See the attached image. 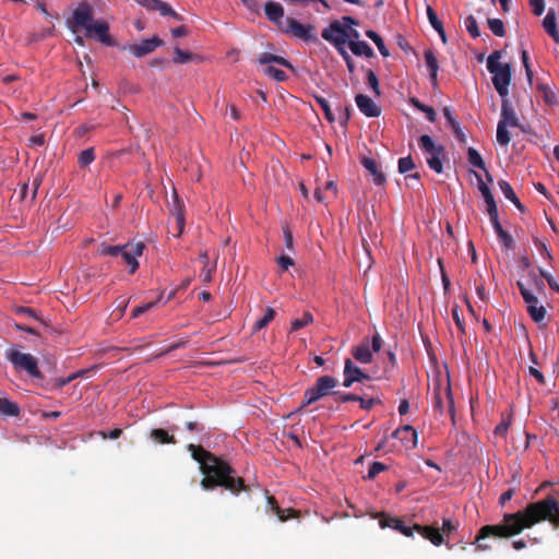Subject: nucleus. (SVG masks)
<instances>
[{
	"instance_id": "1",
	"label": "nucleus",
	"mask_w": 559,
	"mask_h": 559,
	"mask_svg": "<svg viewBox=\"0 0 559 559\" xmlns=\"http://www.w3.org/2000/svg\"><path fill=\"white\" fill-rule=\"evenodd\" d=\"M543 521H548L555 527L559 526V501L552 496L531 502L518 512L506 513L499 524L480 527L474 542L475 549L488 550L491 546L485 543L487 538H509Z\"/></svg>"
},
{
	"instance_id": "2",
	"label": "nucleus",
	"mask_w": 559,
	"mask_h": 559,
	"mask_svg": "<svg viewBox=\"0 0 559 559\" xmlns=\"http://www.w3.org/2000/svg\"><path fill=\"white\" fill-rule=\"evenodd\" d=\"M187 448L192 459L200 464V471L204 475L200 485L204 490L222 487L237 495L248 489L243 478L237 476L236 471L225 460L205 450L202 445L190 443Z\"/></svg>"
},
{
	"instance_id": "3",
	"label": "nucleus",
	"mask_w": 559,
	"mask_h": 559,
	"mask_svg": "<svg viewBox=\"0 0 559 559\" xmlns=\"http://www.w3.org/2000/svg\"><path fill=\"white\" fill-rule=\"evenodd\" d=\"M502 52L495 50L487 59V70L492 74V84L501 98L509 95V86L512 80V67L510 63H501Z\"/></svg>"
},
{
	"instance_id": "4",
	"label": "nucleus",
	"mask_w": 559,
	"mask_h": 559,
	"mask_svg": "<svg viewBox=\"0 0 559 559\" xmlns=\"http://www.w3.org/2000/svg\"><path fill=\"white\" fill-rule=\"evenodd\" d=\"M337 385V380L332 376H321L317 379L316 383L307 389L304 393V400L299 407L302 409L320 399L333 395V389Z\"/></svg>"
},
{
	"instance_id": "5",
	"label": "nucleus",
	"mask_w": 559,
	"mask_h": 559,
	"mask_svg": "<svg viewBox=\"0 0 559 559\" xmlns=\"http://www.w3.org/2000/svg\"><path fill=\"white\" fill-rule=\"evenodd\" d=\"M5 358L13 365L15 370L25 371L33 378H43L37 359L33 355L22 353L16 348H10L5 353Z\"/></svg>"
},
{
	"instance_id": "6",
	"label": "nucleus",
	"mask_w": 559,
	"mask_h": 559,
	"mask_svg": "<svg viewBox=\"0 0 559 559\" xmlns=\"http://www.w3.org/2000/svg\"><path fill=\"white\" fill-rule=\"evenodd\" d=\"M418 145L424 153L430 155L427 157L429 168L437 174H441L443 171L441 157L445 154L444 147L442 145H437L432 138L427 134H424L418 139Z\"/></svg>"
},
{
	"instance_id": "7",
	"label": "nucleus",
	"mask_w": 559,
	"mask_h": 559,
	"mask_svg": "<svg viewBox=\"0 0 559 559\" xmlns=\"http://www.w3.org/2000/svg\"><path fill=\"white\" fill-rule=\"evenodd\" d=\"M516 286L520 290L523 300L526 304V310L532 320L536 323L544 321L547 311L544 306H538L537 296H535L533 290L528 288L522 281H518Z\"/></svg>"
},
{
	"instance_id": "8",
	"label": "nucleus",
	"mask_w": 559,
	"mask_h": 559,
	"mask_svg": "<svg viewBox=\"0 0 559 559\" xmlns=\"http://www.w3.org/2000/svg\"><path fill=\"white\" fill-rule=\"evenodd\" d=\"M95 22L93 8L87 1H82L74 9L72 17L68 21L69 27L72 32L79 29H86L90 25Z\"/></svg>"
},
{
	"instance_id": "9",
	"label": "nucleus",
	"mask_w": 559,
	"mask_h": 559,
	"mask_svg": "<svg viewBox=\"0 0 559 559\" xmlns=\"http://www.w3.org/2000/svg\"><path fill=\"white\" fill-rule=\"evenodd\" d=\"M432 406L440 415H443L447 408L450 416L454 418L455 407L450 383H448L444 389H442L441 385L433 388Z\"/></svg>"
},
{
	"instance_id": "10",
	"label": "nucleus",
	"mask_w": 559,
	"mask_h": 559,
	"mask_svg": "<svg viewBox=\"0 0 559 559\" xmlns=\"http://www.w3.org/2000/svg\"><path fill=\"white\" fill-rule=\"evenodd\" d=\"M283 33L290 34L292 36L302 39L305 41H317L318 37L314 34V26L311 24H301L293 17L285 19V25L282 28Z\"/></svg>"
},
{
	"instance_id": "11",
	"label": "nucleus",
	"mask_w": 559,
	"mask_h": 559,
	"mask_svg": "<svg viewBox=\"0 0 559 559\" xmlns=\"http://www.w3.org/2000/svg\"><path fill=\"white\" fill-rule=\"evenodd\" d=\"M321 36L323 39L331 43L337 51L344 49L346 44H348L347 29L340 21L331 22V24L322 31Z\"/></svg>"
},
{
	"instance_id": "12",
	"label": "nucleus",
	"mask_w": 559,
	"mask_h": 559,
	"mask_svg": "<svg viewBox=\"0 0 559 559\" xmlns=\"http://www.w3.org/2000/svg\"><path fill=\"white\" fill-rule=\"evenodd\" d=\"M85 36L95 38L106 46H114L115 40L109 35V24L106 21L97 20L85 29Z\"/></svg>"
},
{
	"instance_id": "13",
	"label": "nucleus",
	"mask_w": 559,
	"mask_h": 559,
	"mask_svg": "<svg viewBox=\"0 0 559 559\" xmlns=\"http://www.w3.org/2000/svg\"><path fill=\"white\" fill-rule=\"evenodd\" d=\"M343 376V385L345 388H350L355 382L370 380V376L356 366L350 358H346L344 361Z\"/></svg>"
},
{
	"instance_id": "14",
	"label": "nucleus",
	"mask_w": 559,
	"mask_h": 559,
	"mask_svg": "<svg viewBox=\"0 0 559 559\" xmlns=\"http://www.w3.org/2000/svg\"><path fill=\"white\" fill-rule=\"evenodd\" d=\"M143 250H144L143 242L123 246V250L120 252L119 257H121L122 262L130 267L129 273L133 274L138 270L139 262H138L136 258L142 255Z\"/></svg>"
},
{
	"instance_id": "15",
	"label": "nucleus",
	"mask_w": 559,
	"mask_h": 559,
	"mask_svg": "<svg viewBox=\"0 0 559 559\" xmlns=\"http://www.w3.org/2000/svg\"><path fill=\"white\" fill-rule=\"evenodd\" d=\"M163 44V40L158 36H153L152 38L144 39L139 44L129 45L124 49H127L134 57L142 58L153 52L157 47H160Z\"/></svg>"
},
{
	"instance_id": "16",
	"label": "nucleus",
	"mask_w": 559,
	"mask_h": 559,
	"mask_svg": "<svg viewBox=\"0 0 559 559\" xmlns=\"http://www.w3.org/2000/svg\"><path fill=\"white\" fill-rule=\"evenodd\" d=\"M379 524L382 528H384V527L393 528L407 537L413 536L414 531H415L414 526L413 527L407 526L405 524V522L402 521L401 519L395 518V516L385 515V514L380 515Z\"/></svg>"
},
{
	"instance_id": "17",
	"label": "nucleus",
	"mask_w": 559,
	"mask_h": 559,
	"mask_svg": "<svg viewBox=\"0 0 559 559\" xmlns=\"http://www.w3.org/2000/svg\"><path fill=\"white\" fill-rule=\"evenodd\" d=\"M355 102L360 112L366 117L374 118L380 116L381 108L369 96L365 94H357Z\"/></svg>"
},
{
	"instance_id": "18",
	"label": "nucleus",
	"mask_w": 559,
	"mask_h": 559,
	"mask_svg": "<svg viewBox=\"0 0 559 559\" xmlns=\"http://www.w3.org/2000/svg\"><path fill=\"white\" fill-rule=\"evenodd\" d=\"M264 12L267 20L276 24L282 31L285 25L283 7L278 2L270 1L265 3Z\"/></svg>"
},
{
	"instance_id": "19",
	"label": "nucleus",
	"mask_w": 559,
	"mask_h": 559,
	"mask_svg": "<svg viewBox=\"0 0 559 559\" xmlns=\"http://www.w3.org/2000/svg\"><path fill=\"white\" fill-rule=\"evenodd\" d=\"M144 8L151 11H158L163 16H173L178 21L182 20V16L173 10V8L162 0H144L141 3Z\"/></svg>"
},
{
	"instance_id": "20",
	"label": "nucleus",
	"mask_w": 559,
	"mask_h": 559,
	"mask_svg": "<svg viewBox=\"0 0 559 559\" xmlns=\"http://www.w3.org/2000/svg\"><path fill=\"white\" fill-rule=\"evenodd\" d=\"M169 211L176 219L178 236H180L185 228V205L179 200L176 191L174 192L173 202L169 204Z\"/></svg>"
},
{
	"instance_id": "21",
	"label": "nucleus",
	"mask_w": 559,
	"mask_h": 559,
	"mask_svg": "<svg viewBox=\"0 0 559 559\" xmlns=\"http://www.w3.org/2000/svg\"><path fill=\"white\" fill-rule=\"evenodd\" d=\"M350 353L360 364L367 365L372 362L373 354L368 338H365L359 345L353 347Z\"/></svg>"
},
{
	"instance_id": "22",
	"label": "nucleus",
	"mask_w": 559,
	"mask_h": 559,
	"mask_svg": "<svg viewBox=\"0 0 559 559\" xmlns=\"http://www.w3.org/2000/svg\"><path fill=\"white\" fill-rule=\"evenodd\" d=\"M392 437L404 441L407 448L414 449L417 445V431L409 425L397 428Z\"/></svg>"
},
{
	"instance_id": "23",
	"label": "nucleus",
	"mask_w": 559,
	"mask_h": 559,
	"mask_svg": "<svg viewBox=\"0 0 559 559\" xmlns=\"http://www.w3.org/2000/svg\"><path fill=\"white\" fill-rule=\"evenodd\" d=\"M415 531H417L424 538L428 539L435 546H440L443 543V535L438 527L435 526H423L415 524Z\"/></svg>"
},
{
	"instance_id": "24",
	"label": "nucleus",
	"mask_w": 559,
	"mask_h": 559,
	"mask_svg": "<svg viewBox=\"0 0 559 559\" xmlns=\"http://www.w3.org/2000/svg\"><path fill=\"white\" fill-rule=\"evenodd\" d=\"M501 99H502L501 116H500L499 122H503V124H507L510 127H519L520 126L519 119L516 117V114H515L511 103L509 102V99L507 97L501 98Z\"/></svg>"
},
{
	"instance_id": "25",
	"label": "nucleus",
	"mask_w": 559,
	"mask_h": 559,
	"mask_svg": "<svg viewBox=\"0 0 559 559\" xmlns=\"http://www.w3.org/2000/svg\"><path fill=\"white\" fill-rule=\"evenodd\" d=\"M478 182V189L485 200L486 206H487V213H491L495 211H498L497 203L495 201V198L491 193L490 188L484 182L480 175L477 173H474Z\"/></svg>"
},
{
	"instance_id": "26",
	"label": "nucleus",
	"mask_w": 559,
	"mask_h": 559,
	"mask_svg": "<svg viewBox=\"0 0 559 559\" xmlns=\"http://www.w3.org/2000/svg\"><path fill=\"white\" fill-rule=\"evenodd\" d=\"M361 165L373 177L372 180H373L374 185L382 186L385 182V180H386L385 175L381 170H379L378 164L374 159L364 157L361 159Z\"/></svg>"
},
{
	"instance_id": "27",
	"label": "nucleus",
	"mask_w": 559,
	"mask_h": 559,
	"mask_svg": "<svg viewBox=\"0 0 559 559\" xmlns=\"http://www.w3.org/2000/svg\"><path fill=\"white\" fill-rule=\"evenodd\" d=\"M426 66L429 70L430 82L433 87L438 84L439 63L435 52L431 49L425 50L424 53Z\"/></svg>"
},
{
	"instance_id": "28",
	"label": "nucleus",
	"mask_w": 559,
	"mask_h": 559,
	"mask_svg": "<svg viewBox=\"0 0 559 559\" xmlns=\"http://www.w3.org/2000/svg\"><path fill=\"white\" fill-rule=\"evenodd\" d=\"M267 504H269L270 509L272 510V512L277 515V518L281 522H285L289 518L297 516L296 511L293 509L283 510L278 506L276 499L273 496L267 497Z\"/></svg>"
},
{
	"instance_id": "29",
	"label": "nucleus",
	"mask_w": 559,
	"mask_h": 559,
	"mask_svg": "<svg viewBox=\"0 0 559 559\" xmlns=\"http://www.w3.org/2000/svg\"><path fill=\"white\" fill-rule=\"evenodd\" d=\"M498 185H499L501 192L506 197V199L511 201L516 206L518 210H520L521 212H524L525 209H524L523 204L521 203V201L519 200V198L516 197L511 185L507 180H502V179L499 180Z\"/></svg>"
},
{
	"instance_id": "30",
	"label": "nucleus",
	"mask_w": 559,
	"mask_h": 559,
	"mask_svg": "<svg viewBox=\"0 0 559 559\" xmlns=\"http://www.w3.org/2000/svg\"><path fill=\"white\" fill-rule=\"evenodd\" d=\"M467 159H468V163L472 166L477 167V168L486 171V176H487L488 181H492V177L487 171L485 162H484L481 155L478 153V151L476 148L468 147V150H467Z\"/></svg>"
},
{
	"instance_id": "31",
	"label": "nucleus",
	"mask_w": 559,
	"mask_h": 559,
	"mask_svg": "<svg viewBox=\"0 0 559 559\" xmlns=\"http://www.w3.org/2000/svg\"><path fill=\"white\" fill-rule=\"evenodd\" d=\"M151 439L160 444H175L177 440L174 435L162 428L153 429L150 433Z\"/></svg>"
},
{
	"instance_id": "32",
	"label": "nucleus",
	"mask_w": 559,
	"mask_h": 559,
	"mask_svg": "<svg viewBox=\"0 0 559 559\" xmlns=\"http://www.w3.org/2000/svg\"><path fill=\"white\" fill-rule=\"evenodd\" d=\"M20 412V406L16 403L5 397H0V416L17 417Z\"/></svg>"
},
{
	"instance_id": "33",
	"label": "nucleus",
	"mask_w": 559,
	"mask_h": 559,
	"mask_svg": "<svg viewBox=\"0 0 559 559\" xmlns=\"http://www.w3.org/2000/svg\"><path fill=\"white\" fill-rule=\"evenodd\" d=\"M348 47L356 56L372 58L374 56L372 48L366 41L350 40Z\"/></svg>"
},
{
	"instance_id": "34",
	"label": "nucleus",
	"mask_w": 559,
	"mask_h": 559,
	"mask_svg": "<svg viewBox=\"0 0 559 559\" xmlns=\"http://www.w3.org/2000/svg\"><path fill=\"white\" fill-rule=\"evenodd\" d=\"M525 285L532 290L535 289L539 294L545 293L544 278L540 276V273L537 274L534 270L528 271Z\"/></svg>"
},
{
	"instance_id": "35",
	"label": "nucleus",
	"mask_w": 559,
	"mask_h": 559,
	"mask_svg": "<svg viewBox=\"0 0 559 559\" xmlns=\"http://www.w3.org/2000/svg\"><path fill=\"white\" fill-rule=\"evenodd\" d=\"M258 61L261 64H270V63L274 62V63H277L283 67L294 70L292 63L287 59H285L281 56L273 55L271 52H263L262 55H260Z\"/></svg>"
},
{
	"instance_id": "36",
	"label": "nucleus",
	"mask_w": 559,
	"mask_h": 559,
	"mask_svg": "<svg viewBox=\"0 0 559 559\" xmlns=\"http://www.w3.org/2000/svg\"><path fill=\"white\" fill-rule=\"evenodd\" d=\"M543 27L549 36H555L557 31V17L554 9H549L546 16L543 20Z\"/></svg>"
},
{
	"instance_id": "37",
	"label": "nucleus",
	"mask_w": 559,
	"mask_h": 559,
	"mask_svg": "<svg viewBox=\"0 0 559 559\" xmlns=\"http://www.w3.org/2000/svg\"><path fill=\"white\" fill-rule=\"evenodd\" d=\"M366 36L368 38H370L374 43V45L377 46L379 52L383 57H389L390 56V52H389V50H388L383 39L381 38V36L377 32H374L372 29H368V31H366Z\"/></svg>"
},
{
	"instance_id": "38",
	"label": "nucleus",
	"mask_w": 559,
	"mask_h": 559,
	"mask_svg": "<svg viewBox=\"0 0 559 559\" xmlns=\"http://www.w3.org/2000/svg\"><path fill=\"white\" fill-rule=\"evenodd\" d=\"M411 104L418 110L425 112L426 115V118L428 121L430 122H435L436 121V111L432 107L430 106H427L425 104H423L420 100H418L417 98H411Z\"/></svg>"
},
{
	"instance_id": "39",
	"label": "nucleus",
	"mask_w": 559,
	"mask_h": 559,
	"mask_svg": "<svg viewBox=\"0 0 559 559\" xmlns=\"http://www.w3.org/2000/svg\"><path fill=\"white\" fill-rule=\"evenodd\" d=\"M275 314V310L271 307H267L264 316L261 319L257 320V322L254 323L253 331H260L267 326V324L274 320Z\"/></svg>"
},
{
	"instance_id": "40",
	"label": "nucleus",
	"mask_w": 559,
	"mask_h": 559,
	"mask_svg": "<svg viewBox=\"0 0 559 559\" xmlns=\"http://www.w3.org/2000/svg\"><path fill=\"white\" fill-rule=\"evenodd\" d=\"M314 100L316 103L320 106V108L322 109L323 114H324V117L325 119L329 121V122H334L335 121V117H334V114L331 109V106L328 102V99H325L324 97L322 96H319V95H314Z\"/></svg>"
},
{
	"instance_id": "41",
	"label": "nucleus",
	"mask_w": 559,
	"mask_h": 559,
	"mask_svg": "<svg viewBox=\"0 0 559 559\" xmlns=\"http://www.w3.org/2000/svg\"><path fill=\"white\" fill-rule=\"evenodd\" d=\"M313 322V316L306 311L300 319H295L290 324V332H296Z\"/></svg>"
},
{
	"instance_id": "42",
	"label": "nucleus",
	"mask_w": 559,
	"mask_h": 559,
	"mask_svg": "<svg viewBox=\"0 0 559 559\" xmlns=\"http://www.w3.org/2000/svg\"><path fill=\"white\" fill-rule=\"evenodd\" d=\"M122 250L123 246H111L103 242L98 246L97 253L100 255L119 257Z\"/></svg>"
},
{
	"instance_id": "43",
	"label": "nucleus",
	"mask_w": 559,
	"mask_h": 559,
	"mask_svg": "<svg viewBox=\"0 0 559 559\" xmlns=\"http://www.w3.org/2000/svg\"><path fill=\"white\" fill-rule=\"evenodd\" d=\"M537 90L540 92L542 97L544 98L546 104L552 105L557 102L556 93L554 92V90L550 86H548L544 83H538Z\"/></svg>"
},
{
	"instance_id": "44",
	"label": "nucleus",
	"mask_w": 559,
	"mask_h": 559,
	"mask_svg": "<svg viewBox=\"0 0 559 559\" xmlns=\"http://www.w3.org/2000/svg\"><path fill=\"white\" fill-rule=\"evenodd\" d=\"M195 56L189 51L181 50L179 47L174 49V63L183 64L194 60Z\"/></svg>"
},
{
	"instance_id": "45",
	"label": "nucleus",
	"mask_w": 559,
	"mask_h": 559,
	"mask_svg": "<svg viewBox=\"0 0 559 559\" xmlns=\"http://www.w3.org/2000/svg\"><path fill=\"white\" fill-rule=\"evenodd\" d=\"M508 127L509 126L503 124V122H498L497 126V142L502 146H507L511 141Z\"/></svg>"
},
{
	"instance_id": "46",
	"label": "nucleus",
	"mask_w": 559,
	"mask_h": 559,
	"mask_svg": "<svg viewBox=\"0 0 559 559\" xmlns=\"http://www.w3.org/2000/svg\"><path fill=\"white\" fill-rule=\"evenodd\" d=\"M95 159V151L93 147L83 150L78 157V163L81 168L87 167Z\"/></svg>"
},
{
	"instance_id": "47",
	"label": "nucleus",
	"mask_w": 559,
	"mask_h": 559,
	"mask_svg": "<svg viewBox=\"0 0 559 559\" xmlns=\"http://www.w3.org/2000/svg\"><path fill=\"white\" fill-rule=\"evenodd\" d=\"M451 314H452V319H453L459 332L462 335H465L466 334L465 322L460 313V307L457 305H454L452 307Z\"/></svg>"
},
{
	"instance_id": "48",
	"label": "nucleus",
	"mask_w": 559,
	"mask_h": 559,
	"mask_svg": "<svg viewBox=\"0 0 559 559\" xmlns=\"http://www.w3.org/2000/svg\"><path fill=\"white\" fill-rule=\"evenodd\" d=\"M488 26L496 36L503 37L506 35L504 24L500 19H488Z\"/></svg>"
},
{
	"instance_id": "49",
	"label": "nucleus",
	"mask_w": 559,
	"mask_h": 559,
	"mask_svg": "<svg viewBox=\"0 0 559 559\" xmlns=\"http://www.w3.org/2000/svg\"><path fill=\"white\" fill-rule=\"evenodd\" d=\"M465 27L473 38H477L480 36V31L478 28V24L474 15H468L465 19Z\"/></svg>"
},
{
	"instance_id": "50",
	"label": "nucleus",
	"mask_w": 559,
	"mask_h": 559,
	"mask_svg": "<svg viewBox=\"0 0 559 559\" xmlns=\"http://www.w3.org/2000/svg\"><path fill=\"white\" fill-rule=\"evenodd\" d=\"M160 299H162V297L159 296L155 301H150L142 306H138V307L133 308L131 317L138 318V317L144 314L148 310L153 309L160 301Z\"/></svg>"
},
{
	"instance_id": "51",
	"label": "nucleus",
	"mask_w": 559,
	"mask_h": 559,
	"mask_svg": "<svg viewBox=\"0 0 559 559\" xmlns=\"http://www.w3.org/2000/svg\"><path fill=\"white\" fill-rule=\"evenodd\" d=\"M265 74L273 78L277 82H284L287 79L286 73L273 66H267L264 70Z\"/></svg>"
},
{
	"instance_id": "52",
	"label": "nucleus",
	"mask_w": 559,
	"mask_h": 559,
	"mask_svg": "<svg viewBox=\"0 0 559 559\" xmlns=\"http://www.w3.org/2000/svg\"><path fill=\"white\" fill-rule=\"evenodd\" d=\"M388 468L386 465H384L383 463L381 462H373L370 466H369V469H368V475H367V478L368 479H373L376 478L381 472L385 471Z\"/></svg>"
},
{
	"instance_id": "53",
	"label": "nucleus",
	"mask_w": 559,
	"mask_h": 559,
	"mask_svg": "<svg viewBox=\"0 0 559 559\" xmlns=\"http://www.w3.org/2000/svg\"><path fill=\"white\" fill-rule=\"evenodd\" d=\"M367 83L377 96H380L379 80L372 70L367 71Z\"/></svg>"
},
{
	"instance_id": "54",
	"label": "nucleus",
	"mask_w": 559,
	"mask_h": 559,
	"mask_svg": "<svg viewBox=\"0 0 559 559\" xmlns=\"http://www.w3.org/2000/svg\"><path fill=\"white\" fill-rule=\"evenodd\" d=\"M415 168V163L413 162L411 156L402 157L399 159V171L401 174H406L407 171Z\"/></svg>"
},
{
	"instance_id": "55",
	"label": "nucleus",
	"mask_w": 559,
	"mask_h": 559,
	"mask_svg": "<svg viewBox=\"0 0 559 559\" xmlns=\"http://www.w3.org/2000/svg\"><path fill=\"white\" fill-rule=\"evenodd\" d=\"M358 402H359L360 408H362L365 411L371 409L376 404H381V400L379 397L365 399L361 395H359Z\"/></svg>"
},
{
	"instance_id": "56",
	"label": "nucleus",
	"mask_w": 559,
	"mask_h": 559,
	"mask_svg": "<svg viewBox=\"0 0 559 559\" xmlns=\"http://www.w3.org/2000/svg\"><path fill=\"white\" fill-rule=\"evenodd\" d=\"M337 110H338V121H340L341 126L345 127L350 119L352 107L349 105L345 106L344 108H342L340 106V107H337Z\"/></svg>"
},
{
	"instance_id": "57",
	"label": "nucleus",
	"mask_w": 559,
	"mask_h": 559,
	"mask_svg": "<svg viewBox=\"0 0 559 559\" xmlns=\"http://www.w3.org/2000/svg\"><path fill=\"white\" fill-rule=\"evenodd\" d=\"M539 273H540V276H542L544 280H546V282L548 283L549 287H550L552 290H555V292H557V293L559 294V284H558V283H557V281L554 278V276H552L549 272H547V271H545V270H543V269H539Z\"/></svg>"
},
{
	"instance_id": "58",
	"label": "nucleus",
	"mask_w": 559,
	"mask_h": 559,
	"mask_svg": "<svg viewBox=\"0 0 559 559\" xmlns=\"http://www.w3.org/2000/svg\"><path fill=\"white\" fill-rule=\"evenodd\" d=\"M534 245L536 246L539 254L548 260H551L552 259V255L550 253V251L548 250L547 246L545 242H543L540 239H538L537 237L534 238Z\"/></svg>"
},
{
	"instance_id": "59",
	"label": "nucleus",
	"mask_w": 559,
	"mask_h": 559,
	"mask_svg": "<svg viewBox=\"0 0 559 559\" xmlns=\"http://www.w3.org/2000/svg\"><path fill=\"white\" fill-rule=\"evenodd\" d=\"M333 395L335 396V401L340 403H347L352 401H357L359 395L353 394V393H340V392H333Z\"/></svg>"
},
{
	"instance_id": "60",
	"label": "nucleus",
	"mask_w": 559,
	"mask_h": 559,
	"mask_svg": "<svg viewBox=\"0 0 559 559\" xmlns=\"http://www.w3.org/2000/svg\"><path fill=\"white\" fill-rule=\"evenodd\" d=\"M489 215V218H490V223L495 229V233L497 234V236L501 233L504 231L502 225L500 224L499 222V215H498V211H495V212H491V213H488Z\"/></svg>"
},
{
	"instance_id": "61",
	"label": "nucleus",
	"mask_w": 559,
	"mask_h": 559,
	"mask_svg": "<svg viewBox=\"0 0 559 559\" xmlns=\"http://www.w3.org/2000/svg\"><path fill=\"white\" fill-rule=\"evenodd\" d=\"M337 52L342 56V58L346 62L348 72L353 74L355 72V62L352 59V57L348 55V52L346 51V48L340 49Z\"/></svg>"
},
{
	"instance_id": "62",
	"label": "nucleus",
	"mask_w": 559,
	"mask_h": 559,
	"mask_svg": "<svg viewBox=\"0 0 559 559\" xmlns=\"http://www.w3.org/2000/svg\"><path fill=\"white\" fill-rule=\"evenodd\" d=\"M530 4L532 7L533 13L536 16H540L545 11V1L544 0H530Z\"/></svg>"
},
{
	"instance_id": "63",
	"label": "nucleus",
	"mask_w": 559,
	"mask_h": 559,
	"mask_svg": "<svg viewBox=\"0 0 559 559\" xmlns=\"http://www.w3.org/2000/svg\"><path fill=\"white\" fill-rule=\"evenodd\" d=\"M497 237L499 238V240L502 242V245L507 249H513L514 241H513L512 236L508 231L504 230L503 233L499 234Z\"/></svg>"
},
{
	"instance_id": "64",
	"label": "nucleus",
	"mask_w": 559,
	"mask_h": 559,
	"mask_svg": "<svg viewBox=\"0 0 559 559\" xmlns=\"http://www.w3.org/2000/svg\"><path fill=\"white\" fill-rule=\"evenodd\" d=\"M427 17H428L429 23L432 26V28L442 24V22L438 17L436 11L430 5L427 7Z\"/></svg>"
}]
</instances>
